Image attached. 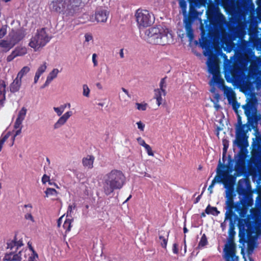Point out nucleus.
I'll use <instances>...</instances> for the list:
<instances>
[{"instance_id": "obj_6", "label": "nucleus", "mask_w": 261, "mask_h": 261, "mask_svg": "<svg viewBox=\"0 0 261 261\" xmlns=\"http://www.w3.org/2000/svg\"><path fill=\"white\" fill-rule=\"evenodd\" d=\"M135 16L140 34L143 36L144 32L142 33V30L153 24L154 21V16L147 10L138 9L136 12Z\"/></svg>"}, {"instance_id": "obj_37", "label": "nucleus", "mask_w": 261, "mask_h": 261, "mask_svg": "<svg viewBox=\"0 0 261 261\" xmlns=\"http://www.w3.org/2000/svg\"><path fill=\"white\" fill-rule=\"evenodd\" d=\"M45 193L46 197H51L53 199H55L58 194L57 191L53 188H47Z\"/></svg>"}, {"instance_id": "obj_33", "label": "nucleus", "mask_w": 261, "mask_h": 261, "mask_svg": "<svg viewBox=\"0 0 261 261\" xmlns=\"http://www.w3.org/2000/svg\"><path fill=\"white\" fill-rule=\"evenodd\" d=\"M94 158L92 155H87L83 160V164L85 167L88 169H91L93 167V164Z\"/></svg>"}, {"instance_id": "obj_26", "label": "nucleus", "mask_w": 261, "mask_h": 261, "mask_svg": "<svg viewBox=\"0 0 261 261\" xmlns=\"http://www.w3.org/2000/svg\"><path fill=\"white\" fill-rule=\"evenodd\" d=\"M233 198V197H225V205L229 211L228 214H226L225 220L228 218L230 215H231V214L232 213V210L235 207Z\"/></svg>"}, {"instance_id": "obj_52", "label": "nucleus", "mask_w": 261, "mask_h": 261, "mask_svg": "<svg viewBox=\"0 0 261 261\" xmlns=\"http://www.w3.org/2000/svg\"><path fill=\"white\" fill-rule=\"evenodd\" d=\"M220 98V96L219 94V93L216 92L215 93H213V97L211 98V100L213 99L215 101H219V99Z\"/></svg>"}, {"instance_id": "obj_27", "label": "nucleus", "mask_w": 261, "mask_h": 261, "mask_svg": "<svg viewBox=\"0 0 261 261\" xmlns=\"http://www.w3.org/2000/svg\"><path fill=\"white\" fill-rule=\"evenodd\" d=\"M250 212L252 215V219L254 222L261 226V213L257 208H252Z\"/></svg>"}, {"instance_id": "obj_45", "label": "nucleus", "mask_w": 261, "mask_h": 261, "mask_svg": "<svg viewBox=\"0 0 261 261\" xmlns=\"http://www.w3.org/2000/svg\"><path fill=\"white\" fill-rule=\"evenodd\" d=\"M9 40H13L14 39L20 38V40L21 39V37L19 35V33L16 32H12L9 34Z\"/></svg>"}, {"instance_id": "obj_50", "label": "nucleus", "mask_w": 261, "mask_h": 261, "mask_svg": "<svg viewBox=\"0 0 261 261\" xmlns=\"http://www.w3.org/2000/svg\"><path fill=\"white\" fill-rule=\"evenodd\" d=\"M136 124L137 125L139 129H140L142 132L144 131L145 128V124H144L143 122L140 121L139 122H137L136 123Z\"/></svg>"}, {"instance_id": "obj_22", "label": "nucleus", "mask_w": 261, "mask_h": 261, "mask_svg": "<svg viewBox=\"0 0 261 261\" xmlns=\"http://www.w3.org/2000/svg\"><path fill=\"white\" fill-rule=\"evenodd\" d=\"M234 208H236L235 211L238 212L241 217L244 218L246 217L248 211L246 206L243 205L240 202H237L235 204Z\"/></svg>"}, {"instance_id": "obj_62", "label": "nucleus", "mask_w": 261, "mask_h": 261, "mask_svg": "<svg viewBox=\"0 0 261 261\" xmlns=\"http://www.w3.org/2000/svg\"><path fill=\"white\" fill-rule=\"evenodd\" d=\"M85 41L89 42L92 40V36L89 34H86L85 36Z\"/></svg>"}, {"instance_id": "obj_55", "label": "nucleus", "mask_w": 261, "mask_h": 261, "mask_svg": "<svg viewBox=\"0 0 261 261\" xmlns=\"http://www.w3.org/2000/svg\"><path fill=\"white\" fill-rule=\"evenodd\" d=\"M200 44L203 49H205L206 47L209 46L206 40H203L202 42L200 41Z\"/></svg>"}, {"instance_id": "obj_23", "label": "nucleus", "mask_w": 261, "mask_h": 261, "mask_svg": "<svg viewBox=\"0 0 261 261\" xmlns=\"http://www.w3.org/2000/svg\"><path fill=\"white\" fill-rule=\"evenodd\" d=\"M251 226L250 218L248 217L247 219H240L239 220L238 226L240 230L247 231Z\"/></svg>"}, {"instance_id": "obj_21", "label": "nucleus", "mask_w": 261, "mask_h": 261, "mask_svg": "<svg viewBox=\"0 0 261 261\" xmlns=\"http://www.w3.org/2000/svg\"><path fill=\"white\" fill-rule=\"evenodd\" d=\"M20 41V38L14 39L13 40H6L0 41V47L4 51H7L10 49L17 42Z\"/></svg>"}, {"instance_id": "obj_17", "label": "nucleus", "mask_w": 261, "mask_h": 261, "mask_svg": "<svg viewBox=\"0 0 261 261\" xmlns=\"http://www.w3.org/2000/svg\"><path fill=\"white\" fill-rule=\"evenodd\" d=\"M184 23L187 37L190 40H193L194 33L192 28V20L191 17H186L184 19Z\"/></svg>"}, {"instance_id": "obj_3", "label": "nucleus", "mask_w": 261, "mask_h": 261, "mask_svg": "<svg viewBox=\"0 0 261 261\" xmlns=\"http://www.w3.org/2000/svg\"><path fill=\"white\" fill-rule=\"evenodd\" d=\"M125 177L120 170H113L103 177L102 189L107 195L112 193L114 190L121 189L125 184Z\"/></svg>"}, {"instance_id": "obj_24", "label": "nucleus", "mask_w": 261, "mask_h": 261, "mask_svg": "<svg viewBox=\"0 0 261 261\" xmlns=\"http://www.w3.org/2000/svg\"><path fill=\"white\" fill-rule=\"evenodd\" d=\"M260 73L258 66L254 61H252L249 68L248 74L254 78Z\"/></svg>"}, {"instance_id": "obj_25", "label": "nucleus", "mask_w": 261, "mask_h": 261, "mask_svg": "<svg viewBox=\"0 0 261 261\" xmlns=\"http://www.w3.org/2000/svg\"><path fill=\"white\" fill-rule=\"evenodd\" d=\"M27 113V109L22 108L18 112V116L15 122L14 127H19L21 125L23 120L24 119Z\"/></svg>"}, {"instance_id": "obj_43", "label": "nucleus", "mask_w": 261, "mask_h": 261, "mask_svg": "<svg viewBox=\"0 0 261 261\" xmlns=\"http://www.w3.org/2000/svg\"><path fill=\"white\" fill-rule=\"evenodd\" d=\"M10 136V133L8 132L4 136H2V138L0 139V151L2 150L3 145L4 142L6 141V140Z\"/></svg>"}, {"instance_id": "obj_14", "label": "nucleus", "mask_w": 261, "mask_h": 261, "mask_svg": "<svg viewBox=\"0 0 261 261\" xmlns=\"http://www.w3.org/2000/svg\"><path fill=\"white\" fill-rule=\"evenodd\" d=\"M226 261H238V257L235 255L236 246L232 241H229L225 246L224 250Z\"/></svg>"}, {"instance_id": "obj_32", "label": "nucleus", "mask_w": 261, "mask_h": 261, "mask_svg": "<svg viewBox=\"0 0 261 261\" xmlns=\"http://www.w3.org/2000/svg\"><path fill=\"white\" fill-rule=\"evenodd\" d=\"M59 73V70L57 68L53 69L51 71H50L48 74L46 80L45 82V85H48L54 79H55L58 73Z\"/></svg>"}, {"instance_id": "obj_28", "label": "nucleus", "mask_w": 261, "mask_h": 261, "mask_svg": "<svg viewBox=\"0 0 261 261\" xmlns=\"http://www.w3.org/2000/svg\"><path fill=\"white\" fill-rule=\"evenodd\" d=\"M203 53L205 56L208 57V60L206 62L207 65L208 62L211 61V63L215 62V63L217 64V67H219L217 58L215 56L213 55L212 52L210 49L209 46L203 49Z\"/></svg>"}, {"instance_id": "obj_48", "label": "nucleus", "mask_w": 261, "mask_h": 261, "mask_svg": "<svg viewBox=\"0 0 261 261\" xmlns=\"http://www.w3.org/2000/svg\"><path fill=\"white\" fill-rule=\"evenodd\" d=\"M144 148L148 155L152 156H154V152L152 151L151 147L148 144L145 146Z\"/></svg>"}, {"instance_id": "obj_5", "label": "nucleus", "mask_w": 261, "mask_h": 261, "mask_svg": "<svg viewBox=\"0 0 261 261\" xmlns=\"http://www.w3.org/2000/svg\"><path fill=\"white\" fill-rule=\"evenodd\" d=\"M257 99L255 96L250 98L247 103L242 107L248 122L252 126H254L261 119L260 115L257 114Z\"/></svg>"}, {"instance_id": "obj_4", "label": "nucleus", "mask_w": 261, "mask_h": 261, "mask_svg": "<svg viewBox=\"0 0 261 261\" xmlns=\"http://www.w3.org/2000/svg\"><path fill=\"white\" fill-rule=\"evenodd\" d=\"M48 31L44 28L38 30L30 39L29 46L35 51H40L50 40Z\"/></svg>"}, {"instance_id": "obj_57", "label": "nucleus", "mask_w": 261, "mask_h": 261, "mask_svg": "<svg viewBox=\"0 0 261 261\" xmlns=\"http://www.w3.org/2000/svg\"><path fill=\"white\" fill-rule=\"evenodd\" d=\"M200 22V29L201 31V35L202 36H204L205 35V32L204 28V25L202 22V20L201 19H199Z\"/></svg>"}, {"instance_id": "obj_13", "label": "nucleus", "mask_w": 261, "mask_h": 261, "mask_svg": "<svg viewBox=\"0 0 261 261\" xmlns=\"http://www.w3.org/2000/svg\"><path fill=\"white\" fill-rule=\"evenodd\" d=\"M222 90L223 91L224 95L227 98L229 103L232 105L233 109L237 110L239 108L240 105L237 101L236 94L233 89L223 84Z\"/></svg>"}, {"instance_id": "obj_46", "label": "nucleus", "mask_w": 261, "mask_h": 261, "mask_svg": "<svg viewBox=\"0 0 261 261\" xmlns=\"http://www.w3.org/2000/svg\"><path fill=\"white\" fill-rule=\"evenodd\" d=\"M237 32L238 33V37L241 39H242L246 34L244 28L241 27L240 28L237 29Z\"/></svg>"}, {"instance_id": "obj_40", "label": "nucleus", "mask_w": 261, "mask_h": 261, "mask_svg": "<svg viewBox=\"0 0 261 261\" xmlns=\"http://www.w3.org/2000/svg\"><path fill=\"white\" fill-rule=\"evenodd\" d=\"M136 109L139 111H145L148 107L147 103L145 102L136 103Z\"/></svg>"}, {"instance_id": "obj_11", "label": "nucleus", "mask_w": 261, "mask_h": 261, "mask_svg": "<svg viewBox=\"0 0 261 261\" xmlns=\"http://www.w3.org/2000/svg\"><path fill=\"white\" fill-rule=\"evenodd\" d=\"M109 15L107 8L102 7H97L94 15L90 16L89 20L94 22H106Z\"/></svg>"}, {"instance_id": "obj_42", "label": "nucleus", "mask_w": 261, "mask_h": 261, "mask_svg": "<svg viewBox=\"0 0 261 261\" xmlns=\"http://www.w3.org/2000/svg\"><path fill=\"white\" fill-rule=\"evenodd\" d=\"M159 242L163 247L166 248L167 243V235H166V236L160 235L159 236Z\"/></svg>"}, {"instance_id": "obj_18", "label": "nucleus", "mask_w": 261, "mask_h": 261, "mask_svg": "<svg viewBox=\"0 0 261 261\" xmlns=\"http://www.w3.org/2000/svg\"><path fill=\"white\" fill-rule=\"evenodd\" d=\"M71 222V219L67 218V216L65 217L64 216H62L58 221V226L60 227L62 226L65 232H67L70 230Z\"/></svg>"}, {"instance_id": "obj_34", "label": "nucleus", "mask_w": 261, "mask_h": 261, "mask_svg": "<svg viewBox=\"0 0 261 261\" xmlns=\"http://www.w3.org/2000/svg\"><path fill=\"white\" fill-rule=\"evenodd\" d=\"M6 86L5 82L0 81V104L1 105L5 98Z\"/></svg>"}, {"instance_id": "obj_29", "label": "nucleus", "mask_w": 261, "mask_h": 261, "mask_svg": "<svg viewBox=\"0 0 261 261\" xmlns=\"http://www.w3.org/2000/svg\"><path fill=\"white\" fill-rule=\"evenodd\" d=\"M24 251H19L18 254H11L6 255L5 257V259L7 260H10V261H13V260L21 261L23 259L22 256V255L24 256Z\"/></svg>"}, {"instance_id": "obj_36", "label": "nucleus", "mask_w": 261, "mask_h": 261, "mask_svg": "<svg viewBox=\"0 0 261 261\" xmlns=\"http://www.w3.org/2000/svg\"><path fill=\"white\" fill-rule=\"evenodd\" d=\"M14 51L17 57L22 56L27 53L28 49L25 47L19 46L16 47Z\"/></svg>"}, {"instance_id": "obj_12", "label": "nucleus", "mask_w": 261, "mask_h": 261, "mask_svg": "<svg viewBox=\"0 0 261 261\" xmlns=\"http://www.w3.org/2000/svg\"><path fill=\"white\" fill-rule=\"evenodd\" d=\"M226 170H227V166L221 165L220 163L219 164L216 171L217 174L208 188V190L211 194L213 193V188L216 182H223Z\"/></svg>"}, {"instance_id": "obj_56", "label": "nucleus", "mask_w": 261, "mask_h": 261, "mask_svg": "<svg viewBox=\"0 0 261 261\" xmlns=\"http://www.w3.org/2000/svg\"><path fill=\"white\" fill-rule=\"evenodd\" d=\"M16 57H17V56L15 55V54H14V51H13V52L11 53V54L8 56L7 61L8 62H10L12 60H13Z\"/></svg>"}, {"instance_id": "obj_15", "label": "nucleus", "mask_w": 261, "mask_h": 261, "mask_svg": "<svg viewBox=\"0 0 261 261\" xmlns=\"http://www.w3.org/2000/svg\"><path fill=\"white\" fill-rule=\"evenodd\" d=\"M234 144L239 147H242L248 145L247 139H246V134L241 128L237 129L236 139L234 141Z\"/></svg>"}, {"instance_id": "obj_1", "label": "nucleus", "mask_w": 261, "mask_h": 261, "mask_svg": "<svg viewBox=\"0 0 261 261\" xmlns=\"http://www.w3.org/2000/svg\"><path fill=\"white\" fill-rule=\"evenodd\" d=\"M84 6L82 0H53L49 5L51 11L61 13L66 20L79 16Z\"/></svg>"}, {"instance_id": "obj_30", "label": "nucleus", "mask_w": 261, "mask_h": 261, "mask_svg": "<svg viewBox=\"0 0 261 261\" xmlns=\"http://www.w3.org/2000/svg\"><path fill=\"white\" fill-rule=\"evenodd\" d=\"M154 98L156 100L158 106H160L163 101L162 96H165V91H163L162 89H156L154 90Z\"/></svg>"}, {"instance_id": "obj_44", "label": "nucleus", "mask_w": 261, "mask_h": 261, "mask_svg": "<svg viewBox=\"0 0 261 261\" xmlns=\"http://www.w3.org/2000/svg\"><path fill=\"white\" fill-rule=\"evenodd\" d=\"M207 241L205 234H203L198 244V247L201 248L205 246L207 244Z\"/></svg>"}, {"instance_id": "obj_2", "label": "nucleus", "mask_w": 261, "mask_h": 261, "mask_svg": "<svg viewBox=\"0 0 261 261\" xmlns=\"http://www.w3.org/2000/svg\"><path fill=\"white\" fill-rule=\"evenodd\" d=\"M142 37L148 43L164 45L172 41L171 31L161 25L152 27L144 31Z\"/></svg>"}, {"instance_id": "obj_49", "label": "nucleus", "mask_w": 261, "mask_h": 261, "mask_svg": "<svg viewBox=\"0 0 261 261\" xmlns=\"http://www.w3.org/2000/svg\"><path fill=\"white\" fill-rule=\"evenodd\" d=\"M166 88V82L165 79H162L160 83V88H158V89H162L163 91H165Z\"/></svg>"}, {"instance_id": "obj_39", "label": "nucleus", "mask_w": 261, "mask_h": 261, "mask_svg": "<svg viewBox=\"0 0 261 261\" xmlns=\"http://www.w3.org/2000/svg\"><path fill=\"white\" fill-rule=\"evenodd\" d=\"M47 67V63L45 62H43V63L41 64L38 68L36 73L41 76L45 71Z\"/></svg>"}, {"instance_id": "obj_16", "label": "nucleus", "mask_w": 261, "mask_h": 261, "mask_svg": "<svg viewBox=\"0 0 261 261\" xmlns=\"http://www.w3.org/2000/svg\"><path fill=\"white\" fill-rule=\"evenodd\" d=\"M224 17L222 15L218 16L215 18V21L216 23V27L218 28V31L220 32L222 36V40L221 41L223 43L225 37L227 36V34L226 33L225 30L223 27V25L224 23Z\"/></svg>"}, {"instance_id": "obj_10", "label": "nucleus", "mask_w": 261, "mask_h": 261, "mask_svg": "<svg viewBox=\"0 0 261 261\" xmlns=\"http://www.w3.org/2000/svg\"><path fill=\"white\" fill-rule=\"evenodd\" d=\"M225 190V197H233V185L234 183V177L229 174V167L227 166L223 182Z\"/></svg>"}, {"instance_id": "obj_7", "label": "nucleus", "mask_w": 261, "mask_h": 261, "mask_svg": "<svg viewBox=\"0 0 261 261\" xmlns=\"http://www.w3.org/2000/svg\"><path fill=\"white\" fill-rule=\"evenodd\" d=\"M207 67L208 72L213 75L209 84L211 87L210 91L213 94L216 93L215 86H217L219 89L222 90L224 81L221 76L219 67H217L215 62L211 63V61H210L207 64Z\"/></svg>"}, {"instance_id": "obj_19", "label": "nucleus", "mask_w": 261, "mask_h": 261, "mask_svg": "<svg viewBox=\"0 0 261 261\" xmlns=\"http://www.w3.org/2000/svg\"><path fill=\"white\" fill-rule=\"evenodd\" d=\"M28 249L24 251V257L28 261H35L38 258V254L34 251L30 242L28 243Z\"/></svg>"}, {"instance_id": "obj_47", "label": "nucleus", "mask_w": 261, "mask_h": 261, "mask_svg": "<svg viewBox=\"0 0 261 261\" xmlns=\"http://www.w3.org/2000/svg\"><path fill=\"white\" fill-rule=\"evenodd\" d=\"M14 128L16 130L15 132L14 135L12 138V144H11V146L13 144L15 137L20 134L21 130V125H19V127H14Z\"/></svg>"}, {"instance_id": "obj_54", "label": "nucleus", "mask_w": 261, "mask_h": 261, "mask_svg": "<svg viewBox=\"0 0 261 261\" xmlns=\"http://www.w3.org/2000/svg\"><path fill=\"white\" fill-rule=\"evenodd\" d=\"M25 218L27 219V220H30L31 221H32V222H35V220L34 219V217H33V216L30 214V213H27L25 215V216H24Z\"/></svg>"}, {"instance_id": "obj_35", "label": "nucleus", "mask_w": 261, "mask_h": 261, "mask_svg": "<svg viewBox=\"0 0 261 261\" xmlns=\"http://www.w3.org/2000/svg\"><path fill=\"white\" fill-rule=\"evenodd\" d=\"M261 142V138H260L258 136L256 135V138L255 140L253 139V142L252 144L253 146V152H259V147H260V142Z\"/></svg>"}, {"instance_id": "obj_20", "label": "nucleus", "mask_w": 261, "mask_h": 261, "mask_svg": "<svg viewBox=\"0 0 261 261\" xmlns=\"http://www.w3.org/2000/svg\"><path fill=\"white\" fill-rule=\"evenodd\" d=\"M245 154L242 151L240 152L237 156L235 157L236 165L235 169L236 171L243 170L245 167Z\"/></svg>"}, {"instance_id": "obj_61", "label": "nucleus", "mask_w": 261, "mask_h": 261, "mask_svg": "<svg viewBox=\"0 0 261 261\" xmlns=\"http://www.w3.org/2000/svg\"><path fill=\"white\" fill-rule=\"evenodd\" d=\"M246 182V181L245 180H240L239 181V185H238V192L239 194H241L242 193V192L241 191V189H240V186L242 184V182Z\"/></svg>"}, {"instance_id": "obj_41", "label": "nucleus", "mask_w": 261, "mask_h": 261, "mask_svg": "<svg viewBox=\"0 0 261 261\" xmlns=\"http://www.w3.org/2000/svg\"><path fill=\"white\" fill-rule=\"evenodd\" d=\"M83 96L89 97L90 96V90L86 84H84L82 86Z\"/></svg>"}, {"instance_id": "obj_31", "label": "nucleus", "mask_w": 261, "mask_h": 261, "mask_svg": "<svg viewBox=\"0 0 261 261\" xmlns=\"http://www.w3.org/2000/svg\"><path fill=\"white\" fill-rule=\"evenodd\" d=\"M22 80L16 77L10 85V89L12 92H17L21 85Z\"/></svg>"}, {"instance_id": "obj_51", "label": "nucleus", "mask_w": 261, "mask_h": 261, "mask_svg": "<svg viewBox=\"0 0 261 261\" xmlns=\"http://www.w3.org/2000/svg\"><path fill=\"white\" fill-rule=\"evenodd\" d=\"M137 142L139 145L142 146L144 147L147 145V144L145 143V141L141 137H139L137 138Z\"/></svg>"}, {"instance_id": "obj_58", "label": "nucleus", "mask_w": 261, "mask_h": 261, "mask_svg": "<svg viewBox=\"0 0 261 261\" xmlns=\"http://www.w3.org/2000/svg\"><path fill=\"white\" fill-rule=\"evenodd\" d=\"M49 177L46 175H44L42 178V182L43 184H45L47 182L49 181Z\"/></svg>"}, {"instance_id": "obj_53", "label": "nucleus", "mask_w": 261, "mask_h": 261, "mask_svg": "<svg viewBox=\"0 0 261 261\" xmlns=\"http://www.w3.org/2000/svg\"><path fill=\"white\" fill-rule=\"evenodd\" d=\"M96 58L97 55L96 54H93L92 55V62L94 67L97 66L98 65V61Z\"/></svg>"}, {"instance_id": "obj_60", "label": "nucleus", "mask_w": 261, "mask_h": 261, "mask_svg": "<svg viewBox=\"0 0 261 261\" xmlns=\"http://www.w3.org/2000/svg\"><path fill=\"white\" fill-rule=\"evenodd\" d=\"M212 101L214 102V107L216 109V110H218L220 108V106L218 103L219 101H215L213 99H212Z\"/></svg>"}, {"instance_id": "obj_9", "label": "nucleus", "mask_w": 261, "mask_h": 261, "mask_svg": "<svg viewBox=\"0 0 261 261\" xmlns=\"http://www.w3.org/2000/svg\"><path fill=\"white\" fill-rule=\"evenodd\" d=\"M65 106H61L59 107H54L53 109L56 113L58 116H61L59 119L56 122L54 125V128L55 129H58L60 128L62 126L64 125L68 119L72 115V112L71 111H67L64 113L63 115L62 114L64 111Z\"/></svg>"}, {"instance_id": "obj_63", "label": "nucleus", "mask_w": 261, "mask_h": 261, "mask_svg": "<svg viewBox=\"0 0 261 261\" xmlns=\"http://www.w3.org/2000/svg\"><path fill=\"white\" fill-rule=\"evenodd\" d=\"M122 90L126 95V96L128 97V98H130L131 96L129 94V92L127 90H126V89H125L124 88H122Z\"/></svg>"}, {"instance_id": "obj_59", "label": "nucleus", "mask_w": 261, "mask_h": 261, "mask_svg": "<svg viewBox=\"0 0 261 261\" xmlns=\"http://www.w3.org/2000/svg\"><path fill=\"white\" fill-rule=\"evenodd\" d=\"M6 34V30L3 28L0 29V38H3Z\"/></svg>"}, {"instance_id": "obj_8", "label": "nucleus", "mask_w": 261, "mask_h": 261, "mask_svg": "<svg viewBox=\"0 0 261 261\" xmlns=\"http://www.w3.org/2000/svg\"><path fill=\"white\" fill-rule=\"evenodd\" d=\"M246 69L245 64L239 62L236 63L229 70H226L225 76L227 81H234L239 80L240 77L242 76L244 74V71Z\"/></svg>"}, {"instance_id": "obj_64", "label": "nucleus", "mask_w": 261, "mask_h": 261, "mask_svg": "<svg viewBox=\"0 0 261 261\" xmlns=\"http://www.w3.org/2000/svg\"><path fill=\"white\" fill-rule=\"evenodd\" d=\"M173 252L175 254L178 253V248L176 244H174L173 246Z\"/></svg>"}, {"instance_id": "obj_38", "label": "nucleus", "mask_w": 261, "mask_h": 261, "mask_svg": "<svg viewBox=\"0 0 261 261\" xmlns=\"http://www.w3.org/2000/svg\"><path fill=\"white\" fill-rule=\"evenodd\" d=\"M30 71V68L29 66H24L18 73L16 77L22 80V77L25 75Z\"/></svg>"}]
</instances>
